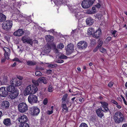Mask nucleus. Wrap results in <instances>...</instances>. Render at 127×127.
<instances>
[{
  "instance_id": "f257e3e1",
  "label": "nucleus",
  "mask_w": 127,
  "mask_h": 127,
  "mask_svg": "<svg viewBox=\"0 0 127 127\" xmlns=\"http://www.w3.org/2000/svg\"><path fill=\"white\" fill-rule=\"evenodd\" d=\"M113 118L114 122L117 124L122 123L125 120L123 114L119 111L117 112L114 114Z\"/></svg>"
},
{
  "instance_id": "f03ea898",
  "label": "nucleus",
  "mask_w": 127,
  "mask_h": 127,
  "mask_svg": "<svg viewBox=\"0 0 127 127\" xmlns=\"http://www.w3.org/2000/svg\"><path fill=\"white\" fill-rule=\"evenodd\" d=\"M12 26V22L10 20H7L2 24V27L4 30L8 31L10 30Z\"/></svg>"
},
{
  "instance_id": "7ed1b4c3",
  "label": "nucleus",
  "mask_w": 127,
  "mask_h": 127,
  "mask_svg": "<svg viewBox=\"0 0 127 127\" xmlns=\"http://www.w3.org/2000/svg\"><path fill=\"white\" fill-rule=\"evenodd\" d=\"M95 0H84L82 3V7L84 8H87L93 5Z\"/></svg>"
},
{
  "instance_id": "20e7f679",
  "label": "nucleus",
  "mask_w": 127,
  "mask_h": 127,
  "mask_svg": "<svg viewBox=\"0 0 127 127\" xmlns=\"http://www.w3.org/2000/svg\"><path fill=\"white\" fill-rule=\"evenodd\" d=\"M22 81H20L17 78L13 77L12 78L10 81V84L14 87L20 86L22 84Z\"/></svg>"
},
{
  "instance_id": "39448f33",
  "label": "nucleus",
  "mask_w": 127,
  "mask_h": 127,
  "mask_svg": "<svg viewBox=\"0 0 127 127\" xmlns=\"http://www.w3.org/2000/svg\"><path fill=\"white\" fill-rule=\"evenodd\" d=\"M18 107L19 111L22 113L26 112L28 109V106L27 105L26 103L23 102L19 103Z\"/></svg>"
},
{
  "instance_id": "423d86ee",
  "label": "nucleus",
  "mask_w": 127,
  "mask_h": 127,
  "mask_svg": "<svg viewBox=\"0 0 127 127\" xmlns=\"http://www.w3.org/2000/svg\"><path fill=\"white\" fill-rule=\"evenodd\" d=\"M4 51V58L8 60L9 59V56L10 55L11 50L8 47H4L2 48Z\"/></svg>"
},
{
  "instance_id": "0eeeda50",
  "label": "nucleus",
  "mask_w": 127,
  "mask_h": 127,
  "mask_svg": "<svg viewBox=\"0 0 127 127\" xmlns=\"http://www.w3.org/2000/svg\"><path fill=\"white\" fill-rule=\"evenodd\" d=\"M28 101L31 104L36 103L38 101L37 96L34 95H30L28 96Z\"/></svg>"
},
{
  "instance_id": "6e6552de",
  "label": "nucleus",
  "mask_w": 127,
  "mask_h": 127,
  "mask_svg": "<svg viewBox=\"0 0 127 127\" xmlns=\"http://www.w3.org/2000/svg\"><path fill=\"white\" fill-rule=\"evenodd\" d=\"M87 43L86 41H81L78 43L77 47L80 50H84L87 48Z\"/></svg>"
},
{
  "instance_id": "1a4fd4ad",
  "label": "nucleus",
  "mask_w": 127,
  "mask_h": 127,
  "mask_svg": "<svg viewBox=\"0 0 127 127\" xmlns=\"http://www.w3.org/2000/svg\"><path fill=\"white\" fill-rule=\"evenodd\" d=\"M31 111L32 115L33 116H37L39 113L40 110L37 107L33 106L31 108Z\"/></svg>"
},
{
  "instance_id": "9d476101",
  "label": "nucleus",
  "mask_w": 127,
  "mask_h": 127,
  "mask_svg": "<svg viewBox=\"0 0 127 127\" xmlns=\"http://www.w3.org/2000/svg\"><path fill=\"white\" fill-rule=\"evenodd\" d=\"M74 46L72 44H70L67 46V47L66 49V54L69 55L72 53L74 51Z\"/></svg>"
},
{
  "instance_id": "9b49d317",
  "label": "nucleus",
  "mask_w": 127,
  "mask_h": 127,
  "mask_svg": "<svg viewBox=\"0 0 127 127\" xmlns=\"http://www.w3.org/2000/svg\"><path fill=\"white\" fill-rule=\"evenodd\" d=\"M100 103L101 104L102 107L104 108L103 110H102V108L101 107H100L101 110L104 112H106L108 111L109 109L108 107V103L103 101L100 102Z\"/></svg>"
},
{
  "instance_id": "f8f14e48",
  "label": "nucleus",
  "mask_w": 127,
  "mask_h": 127,
  "mask_svg": "<svg viewBox=\"0 0 127 127\" xmlns=\"http://www.w3.org/2000/svg\"><path fill=\"white\" fill-rule=\"evenodd\" d=\"M9 105L10 103L8 101H4L1 102L0 107L2 109L6 110L9 108Z\"/></svg>"
},
{
  "instance_id": "ddd939ff",
  "label": "nucleus",
  "mask_w": 127,
  "mask_h": 127,
  "mask_svg": "<svg viewBox=\"0 0 127 127\" xmlns=\"http://www.w3.org/2000/svg\"><path fill=\"white\" fill-rule=\"evenodd\" d=\"M18 121L21 123H27L28 121V119L26 115L23 114L19 118Z\"/></svg>"
},
{
  "instance_id": "4468645a",
  "label": "nucleus",
  "mask_w": 127,
  "mask_h": 127,
  "mask_svg": "<svg viewBox=\"0 0 127 127\" xmlns=\"http://www.w3.org/2000/svg\"><path fill=\"white\" fill-rule=\"evenodd\" d=\"M21 40L24 43L26 42L27 43L30 44L31 45L33 44V41L32 39L29 37H26L25 36L23 37L21 39Z\"/></svg>"
},
{
  "instance_id": "2eb2a0df",
  "label": "nucleus",
  "mask_w": 127,
  "mask_h": 127,
  "mask_svg": "<svg viewBox=\"0 0 127 127\" xmlns=\"http://www.w3.org/2000/svg\"><path fill=\"white\" fill-rule=\"evenodd\" d=\"M8 93L5 90V87H3L0 88V95L2 97H4L7 96Z\"/></svg>"
},
{
  "instance_id": "dca6fc26",
  "label": "nucleus",
  "mask_w": 127,
  "mask_h": 127,
  "mask_svg": "<svg viewBox=\"0 0 127 127\" xmlns=\"http://www.w3.org/2000/svg\"><path fill=\"white\" fill-rule=\"evenodd\" d=\"M24 32L22 29H19L14 32L13 35L15 36H21Z\"/></svg>"
},
{
  "instance_id": "f3484780",
  "label": "nucleus",
  "mask_w": 127,
  "mask_h": 127,
  "mask_svg": "<svg viewBox=\"0 0 127 127\" xmlns=\"http://www.w3.org/2000/svg\"><path fill=\"white\" fill-rule=\"evenodd\" d=\"M3 124L6 126H10L12 125L11 119L10 118L5 119L3 121Z\"/></svg>"
},
{
  "instance_id": "a211bd4d",
  "label": "nucleus",
  "mask_w": 127,
  "mask_h": 127,
  "mask_svg": "<svg viewBox=\"0 0 127 127\" xmlns=\"http://www.w3.org/2000/svg\"><path fill=\"white\" fill-rule=\"evenodd\" d=\"M9 96L11 99H14L16 98L19 94L18 91L17 90H15L14 92H11Z\"/></svg>"
},
{
  "instance_id": "6ab92c4d",
  "label": "nucleus",
  "mask_w": 127,
  "mask_h": 127,
  "mask_svg": "<svg viewBox=\"0 0 127 127\" xmlns=\"http://www.w3.org/2000/svg\"><path fill=\"white\" fill-rule=\"evenodd\" d=\"M74 12L75 13V15L76 18L78 19H80L83 17V16L81 12H78L77 10H75Z\"/></svg>"
},
{
  "instance_id": "aec40b11",
  "label": "nucleus",
  "mask_w": 127,
  "mask_h": 127,
  "mask_svg": "<svg viewBox=\"0 0 127 127\" xmlns=\"http://www.w3.org/2000/svg\"><path fill=\"white\" fill-rule=\"evenodd\" d=\"M29 87H30V90L31 91V94H34L37 91L38 88L37 87L35 86L34 85H29Z\"/></svg>"
},
{
  "instance_id": "412c9836",
  "label": "nucleus",
  "mask_w": 127,
  "mask_h": 127,
  "mask_svg": "<svg viewBox=\"0 0 127 127\" xmlns=\"http://www.w3.org/2000/svg\"><path fill=\"white\" fill-rule=\"evenodd\" d=\"M51 48L50 47L47 46L45 47L44 50L42 51L43 55H46L48 54L51 50Z\"/></svg>"
},
{
  "instance_id": "4be33fe9",
  "label": "nucleus",
  "mask_w": 127,
  "mask_h": 127,
  "mask_svg": "<svg viewBox=\"0 0 127 127\" xmlns=\"http://www.w3.org/2000/svg\"><path fill=\"white\" fill-rule=\"evenodd\" d=\"M8 81L7 77L6 76H4L0 78V82L2 84H5Z\"/></svg>"
},
{
  "instance_id": "5701e85b",
  "label": "nucleus",
  "mask_w": 127,
  "mask_h": 127,
  "mask_svg": "<svg viewBox=\"0 0 127 127\" xmlns=\"http://www.w3.org/2000/svg\"><path fill=\"white\" fill-rule=\"evenodd\" d=\"M101 110V108H99L96 110V112L97 116L101 118L104 116L103 113Z\"/></svg>"
},
{
  "instance_id": "b1692460",
  "label": "nucleus",
  "mask_w": 127,
  "mask_h": 127,
  "mask_svg": "<svg viewBox=\"0 0 127 127\" xmlns=\"http://www.w3.org/2000/svg\"><path fill=\"white\" fill-rule=\"evenodd\" d=\"M86 22L87 25L90 26L93 24L94 22V20L92 18L89 17L86 19Z\"/></svg>"
},
{
  "instance_id": "393cba45",
  "label": "nucleus",
  "mask_w": 127,
  "mask_h": 127,
  "mask_svg": "<svg viewBox=\"0 0 127 127\" xmlns=\"http://www.w3.org/2000/svg\"><path fill=\"white\" fill-rule=\"evenodd\" d=\"M6 89L7 91L10 92H14V91H15V90H16L15 89V87L12 85L11 86L9 85H7Z\"/></svg>"
},
{
  "instance_id": "a878e982",
  "label": "nucleus",
  "mask_w": 127,
  "mask_h": 127,
  "mask_svg": "<svg viewBox=\"0 0 127 127\" xmlns=\"http://www.w3.org/2000/svg\"><path fill=\"white\" fill-rule=\"evenodd\" d=\"M38 80L39 81V83L41 82H42L44 84H46L47 83L46 78L44 77H41L39 78L38 79Z\"/></svg>"
},
{
  "instance_id": "bb28decb",
  "label": "nucleus",
  "mask_w": 127,
  "mask_h": 127,
  "mask_svg": "<svg viewBox=\"0 0 127 127\" xmlns=\"http://www.w3.org/2000/svg\"><path fill=\"white\" fill-rule=\"evenodd\" d=\"M30 86L29 85L25 89L24 91V95H28L30 94H31L30 90V87H29Z\"/></svg>"
},
{
  "instance_id": "cd10ccee",
  "label": "nucleus",
  "mask_w": 127,
  "mask_h": 127,
  "mask_svg": "<svg viewBox=\"0 0 127 127\" xmlns=\"http://www.w3.org/2000/svg\"><path fill=\"white\" fill-rule=\"evenodd\" d=\"M101 33V30L98 29L95 33L93 35L94 37L98 38L100 36Z\"/></svg>"
},
{
  "instance_id": "c85d7f7f",
  "label": "nucleus",
  "mask_w": 127,
  "mask_h": 127,
  "mask_svg": "<svg viewBox=\"0 0 127 127\" xmlns=\"http://www.w3.org/2000/svg\"><path fill=\"white\" fill-rule=\"evenodd\" d=\"M46 41L48 42H51L53 41V37L51 35H47L45 36Z\"/></svg>"
},
{
  "instance_id": "c756f323",
  "label": "nucleus",
  "mask_w": 127,
  "mask_h": 127,
  "mask_svg": "<svg viewBox=\"0 0 127 127\" xmlns=\"http://www.w3.org/2000/svg\"><path fill=\"white\" fill-rule=\"evenodd\" d=\"M36 64V62L34 61H27V64L29 66H33L35 65Z\"/></svg>"
},
{
  "instance_id": "7c9ffc66",
  "label": "nucleus",
  "mask_w": 127,
  "mask_h": 127,
  "mask_svg": "<svg viewBox=\"0 0 127 127\" xmlns=\"http://www.w3.org/2000/svg\"><path fill=\"white\" fill-rule=\"evenodd\" d=\"M6 17L2 13H0V22L4 21L6 19Z\"/></svg>"
},
{
  "instance_id": "2f4dec72",
  "label": "nucleus",
  "mask_w": 127,
  "mask_h": 127,
  "mask_svg": "<svg viewBox=\"0 0 127 127\" xmlns=\"http://www.w3.org/2000/svg\"><path fill=\"white\" fill-rule=\"evenodd\" d=\"M88 33L89 35H91L93 34L94 33V30L92 28H89L88 30Z\"/></svg>"
},
{
  "instance_id": "473e14b6",
  "label": "nucleus",
  "mask_w": 127,
  "mask_h": 127,
  "mask_svg": "<svg viewBox=\"0 0 127 127\" xmlns=\"http://www.w3.org/2000/svg\"><path fill=\"white\" fill-rule=\"evenodd\" d=\"M68 95L67 94H66L64 95L63 98L62 99V103H65L67 97Z\"/></svg>"
},
{
  "instance_id": "72a5a7b5",
  "label": "nucleus",
  "mask_w": 127,
  "mask_h": 127,
  "mask_svg": "<svg viewBox=\"0 0 127 127\" xmlns=\"http://www.w3.org/2000/svg\"><path fill=\"white\" fill-rule=\"evenodd\" d=\"M19 127H30L29 124L28 123H21L19 125Z\"/></svg>"
},
{
  "instance_id": "f704fd0d",
  "label": "nucleus",
  "mask_w": 127,
  "mask_h": 127,
  "mask_svg": "<svg viewBox=\"0 0 127 127\" xmlns=\"http://www.w3.org/2000/svg\"><path fill=\"white\" fill-rule=\"evenodd\" d=\"M62 105L63 109L65 110L66 112H68V108L67 107L66 104L65 103H62Z\"/></svg>"
},
{
  "instance_id": "c9c22d12",
  "label": "nucleus",
  "mask_w": 127,
  "mask_h": 127,
  "mask_svg": "<svg viewBox=\"0 0 127 127\" xmlns=\"http://www.w3.org/2000/svg\"><path fill=\"white\" fill-rule=\"evenodd\" d=\"M32 82L33 84V85L36 86V87L39 85V81L38 80V79L37 80H32Z\"/></svg>"
},
{
  "instance_id": "e433bc0d",
  "label": "nucleus",
  "mask_w": 127,
  "mask_h": 127,
  "mask_svg": "<svg viewBox=\"0 0 127 127\" xmlns=\"http://www.w3.org/2000/svg\"><path fill=\"white\" fill-rule=\"evenodd\" d=\"M35 74L36 76L40 77L42 76V74L39 71H36L35 72Z\"/></svg>"
},
{
  "instance_id": "4c0bfd02",
  "label": "nucleus",
  "mask_w": 127,
  "mask_h": 127,
  "mask_svg": "<svg viewBox=\"0 0 127 127\" xmlns=\"http://www.w3.org/2000/svg\"><path fill=\"white\" fill-rule=\"evenodd\" d=\"M64 46L62 43H60L59 44L57 45V47L58 48L61 49L63 48Z\"/></svg>"
},
{
  "instance_id": "58836bf2",
  "label": "nucleus",
  "mask_w": 127,
  "mask_h": 127,
  "mask_svg": "<svg viewBox=\"0 0 127 127\" xmlns=\"http://www.w3.org/2000/svg\"><path fill=\"white\" fill-rule=\"evenodd\" d=\"M57 65L56 64H50L48 65V67H49L54 68L57 66Z\"/></svg>"
},
{
  "instance_id": "ea45409f",
  "label": "nucleus",
  "mask_w": 127,
  "mask_h": 127,
  "mask_svg": "<svg viewBox=\"0 0 127 127\" xmlns=\"http://www.w3.org/2000/svg\"><path fill=\"white\" fill-rule=\"evenodd\" d=\"M59 58L60 59H66L67 58V57L63 54H62L59 56Z\"/></svg>"
},
{
  "instance_id": "a19ab883",
  "label": "nucleus",
  "mask_w": 127,
  "mask_h": 127,
  "mask_svg": "<svg viewBox=\"0 0 127 127\" xmlns=\"http://www.w3.org/2000/svg\"><path fill=\"white\" fill-rule=\"evenodd\" d=\"M79 127H88V126L86 123H82L80 124Z\"/></svg>"
},
{
  "instance_id": "79ce46f5",
  "label": "nucleus",
  "mask_w": 127,
  "mask_h": 127,
  "mask_svg": "<svg viewBox=\"0 0 127 127\" xmlns=\"http://www.w3.org/2000/svg\"><path fill=\"white\" fill-rule=\"evenodd\" d=\"M91 10L92 12H93V14L95 13L96 12V8L95 7H92Z\"/></svg>"
},
{
  "instance_id": "37998d69",
  "label": "nucleus",
  "mask_w": 127,
  "mask_h": 127,
  "mask_svg": "<svg viewBox=\"0 0 127 127\" xmlns=\"http://www.w3.org/2000/svg\"><path fill=\"white\" fill-rule=\"evenodd\" d=\"M86 13L88 14H93V12L92 10L90 9H87L86 10Z\"/></svg>"
},
{
  "instance_id": "c03bdc74",
  "label": "nucleus",
  "mask_w": 127,
  "mask_h": 127,
  "mask_svg": "<svg viewBox=\"0 0 127 127\" xmlns=\"http://www.w3.org/2000/svg\"><path fill=\"white\" fill-rule=\"evenodd\" d=\"M48 91L49 92H52L53 91V87L51 86L50 85L48 88Z\"/></svg>"
},
{
  "instance_id": "a18cd8bd",
  "label": "nucleus",
  "mask_w": 127,
  "mask_h": 127,
  "mask_svg": "<svg viewBox=\"0 0 127 127\" xmlns=\"http://www.w3.org/2000/svg\"><path fill=\"white\" fill-rule=\"evenodd\" d=\"M100 51L101 52L103 53L106 51V49L103 47H101L100 48Z\"/></svg>"
},
{
  "instance_id": "49530a36",
  "label": "nucleus",
  "mask_w": 127,
  "mask_h": 127,
  "mask_svg": "<svg viewBox=\"0 0 127 127\" xmlns=\"http://www.w3.org/2000/svg\"><path fill=\"white\" fill-rule=\"evenodd\" d=\"M61 59L57 60L56 61V62L59 63H63L64 62V61Z\"/></svg>"
},
{
  "instance_id": "de8ad7c7",
  "label": "nucleus",
  "mask_w": 127,
  "mask_h": 127,
  "mask_svg": "<svg viewBox=\"0 0 127 127\" xmlns=\"http://www.w3.org/2000/svg\"><path fill=\"white\" fill-rule=\"evenodd\" d=\"M113 84L114 83L113 82H109L108 84V86L109 87H111L113 86Z\"/></svg>"
},
{
  "instance_id": "09e8293b",
  "label": "nucleus",
  "mask_w": 127,
  "mask_h": 127,
  "mask_svg": "<svg viewBox=\"0 0 127 127\" xmlns=\"http://www.w3.org/2000/svg\"><path fill=\"white\" fill-rule=\"evenodd\" d=\"M103 43V42L102 41H100L97 46L99 47H101Z\"/></svg>"
},
{
  "instance_id": "8fccbe9b",
  "label": "nucleus",
  "mask_w": 127,
  "mask_h": 127,
  "mask_svg": "<svg viewBox=\"0 0 127 127\" xmlns=\"http://www.w3.org/2000/svg\"><path fill=\"white\" fill-rule=\"evenodd\" d=\"M48 102V100L47 99H45L43 101V104L45 105H46Z\"/></svg>"
},
{
  "instance_id": "3c124183",
  "label": "nucleus",
  "mask_w": 127,
  "mask_h": 127,
  "mask_svg": "<svg viewBox=\"0 0 127 127\" xmlns=\"http://www.w3.org/2000/svg\"><path fill=\"white\" fill-rule=\"evenodd\" d=\"M53 112V109L51 111H48L47 112V114L49 115H50L52 114Z\"/></svg>"
},
{
  "instance_id": "603ef678",
  "label": "nucleus",
  "mask_w": 127,
  "mask_h": 127,
  "mask_svg": "<svg viewBox=\"0 0 127 127\" xmlns=\"http://www.w3.org/2000/svg\"><path fill=\"white\" fill-rule=\"evenodd\" d=\"M52 72V71L51 70H47L46 71L47 73L48 74H51Z\"/></svg>"
},
{
  "instance_id": "864d4df0",
  "label": "nucleus",
  "mask_w": 127,
  "mask_h": 127,
  "mask_svg": "<svg viewBox=\"0 0 127 127\" xmlns=\"http://www.w3.org/2000/svg\"><path fill=\"white\" fill-rule=\"evenodd\" d=\"M13 61H17L18 62H20V61L19 59L17 58H16L13 60Z\"/></svg>"
},
{
  "instance_id": "5fc2aeb1",
  "label": "nucleus",
  "mask_w": 127,
  "mask_h": 127,
  "mask_svg": "<svg viewBox=\"0 0 127 127\" xmlns=\"http://www.w3.org/2000/svg\"><path fill=\"white\" fill-rule=\"evenodd\" d=\"M111 102L112 103H113L114 104H115L117 105L118 104L117 102L116 101H115L114 100H112L111 101Z\"/></svg>"
},
{
  "instance_id": "6e6d98bb",
  "label": "nucleus",
  "mask_w": 127,
  "mask_h": 127,
  "mask_svg": "<svg viewBox=\"0 0 127 127\" xmlns=\"http://www.w3.org/2000/svg\"><path fill=\"white\" fill-rule=\"evenodd\" d=\"M18 79H19V80H20V81H21V80L23 79V77L21 76H19L17 77V78Z\"/></svg>"
},
{
  "instance_id": "4d7b16f0",
  "label": "nucleus",
  "mask_w": 127,
  "mask_h": 127,
  "mask_svg": "<svg viewBox=\"0 0 127 127\" xmlns=\"http://www.w3.org/2000/svg\"><path fill=\"white\" fill-rule=\"evenodd\" d=\"M99 48V47H98L97 46L93 50V52H96V51H97L98 48Z\"/></svg>"
},
{
  "instance_id": "13d9d810",
  "label": "nucleus",
  "mask_w": 127,
  "mask_h": 127,
  "mask_svg": "<svg viewBox=\"0 0 127 127\" xmlns=\"http://www.w3.org/2000/svg\"><path fill=\"white\" fill-rule=\"evenodd\" d=\"M6 59L5 58H2L1 59V62H4L5 61Z\"/></svg>"
},
{
  "instance_id": "bf43d9fd",
  "label": "nucleus",
  "mask_w": 127,
  "mask_h": 127,
  "mask_svg": "<svg viewBox=\"0 0 127 127\" xmlns=\"http://www.w3.org/2000/svg\"><path fill=\"white\" fill-rule=\"evenodd\" d=\"M96 7L98 8H100V4L98 3L96 5Z\"/></svg>"
},
{
  "instance_id": "052dcab7",
  "label": "nucleus",
  "mask_w": 127,
  "mask_h": 127,
  "mask_svg": "<svg viewBox=\"0 0 127 127\" xmlns=\"http://www.w3.org/2000/svg\"><path fill=\"white\" fill-rule=\"evenodd\" d=\"M111 38L110 36H108L107 38L106 39L109 41H110L111 39Z\"/></svg>"
},
{
  "instance_id": "680f3d73",
  "label": "nucleus",
  "mask_w": 127,
  "mask_h": 127,
  "mask_svg": "<svg viewBox=\"0 0 127 127\" xmlns=\"http://www.w3.org/2000/svg\"><path fill=\"white\" fill-rule=\"evenodd\" d=\"M100 17L101 15H97L96 16V17L99 19H100Z\"/></svg>"
},
{
  "instance_id": "e2e57ef3",
  "label": "nucleus",
  "mask_w": 127,
  "mask_h": 127,
  "mask_svg": "<svg viewBox=\"0 0 127 127\" xmlns=\"http://www.w3.org/2000/svg\"><path fill=\"white\" fill-rule=\"evenodd\" d=\"M37 69L38 70H43L44 69L42 67H39Z\"/></svg>"
},
{
  "instance_id": "0e129e2a",
  "label": "nucleus",
  "mask_w": 127,
  "mask_h": 127,
  "mask_svg": "<svg viewBox=\"0 0 127 127\" xmlns=\"http://www.w3.org/2000/svg\"><path fill=\"white\" fill-rule=\"evenodd\" d=\"M54 51H55V52L56 53H57V54L59 53V52L58 50L57 49H55Z\"/></svg>"
},
{
  "instance_id": "69168bd1",
  "label": "nucleus",
  "mask_w": 127,
  "mask_h": 127,
  "mask_svg": "<svg viewBox=\"0 0 127 127\" xmlns=\"http://www.w3.org/2000/svg\"><path fill=\"white\" fill-rule=\"evenodd\" d=\"M122 127H127V124H123L122 126Z\"/></svg>"
},
{
  "instance_id": "338daca9",
  "label": "nucleus",
  "mask_w": 127,
  "mask_h": 127,
  "mask_svg": "<svg viewBox=\"0 0 127 127\" xmlns=\"http://www.w3.org/2000/svg\"><path fill=\"white\" fill-rule=\"evenodd\" d=\"M117 32V31L115 30H114L112 33V35H115Z\"/></svg>"
},
{
  "instance_id": "774afa93",
  "label": "nucleus",
  "mask_w": 127,
  "mask_h": 127,
  "mask_svg": "<svg viewBox=\"0 0 127 127\" xmlns=\"http://www.w3.org/2000/svg\"><path fill=\"white\" fill-rule=\"evenodd\" d=\"M16 62H14V64H13L11 65V66L12 67H14L16 65Z\"/></svg>"
}]
</instances>
